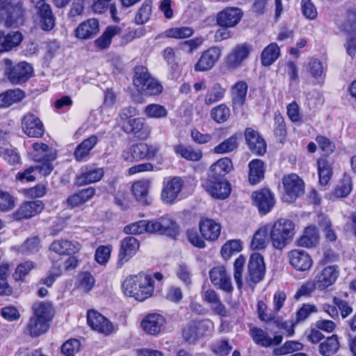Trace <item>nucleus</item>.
Here are the masks:
<instances>
[{"instance_id": "obj_53", "label": "nucleus", "mask_w": 356, "mask_h": 356, "mask_svg": "<svg viewBox=\"0 0 356 356\" xmlns=\"http://www.w3.org/2000/svg\"><path fill=\"white\" fill-rule=\"evenodd\" d=\"M249 334L255 344L260 347H270L271 341L270 336L263 329L252 326L250 328Z\"/></svg>"}, {"instance_id": "obj_60", "label": "nucleus", "mask_w": 356, "mask_h": 356, "mask_svg": "<svg viewBox=\"0 0 356 356\" xmlns=\"http://www.w3.org/2000/svg\"><path fill=\"white\" fill-rule=\"evenodd\" d=\"M112 250L111 244L99 245L95 252V261L101 266H106L110 260Z\"/></svg>"}, {"instance_id": "obj_1", "label": "nucleus", "mask_w": 356, "mask_h": 356, "mask_svg": "<svg viewBox=\"0 0 356 356\" xmlns=\"http://www.w3.org/2000/svg\"><path fill=\"white\" fill-rule=\"evenodd\" d=\"M164 275L161 272L148 273L143 270L129 275L122 282L124 296L138 302H144L154 295L156 284L163 285Z\"/></svg>"}, {"instance_id": "obj_64", "label": "nucleus", "mask_w": 356, "mask_h": 356, "mask_svg": "<svg viewBox=\"0 0 356 356\" xmlns=\"http://www.w3.org/2000/svg\"><path fill=\"white\" fill-rule=\"evenodd\" d=\"M211 350L217 356H227L231 353L232 346L229 343V339L222 338L212 345Z\"/></svg>"}, {"instance_id": "obj_56", "label": "nucleus", "mask_w": 356, "mask_h": 356, "mask_svg": "<svg viewBox=\"0 0 356 356\" xmlns=\"http://www.w3.org/2000/svg\"><path fill=\"white\" fill-rule=\"evenodd\" d=\"M193 33L194 30L193 28L189 26L172 27L164 31V35L165 38L177 40L189 38L193 35Z\"/></svg>"}, {"instance_id": "obj_31", "label": "nucleus", "mask_w": 356, "mask_h": 356, "mask_svg": "<svg viewBox=\"0 0 356 356\" xmlns=\"http://www.w3.org/2000/svg\"><path fill=\"white\" fill-rule=\"evenodd\" d=\"M165 318L157 313L147 314L142 320L140 326L148 334L156 336L164 328Z\"/></svg>"}, {"instance_id": "obj_49", "label": "nucleus", "mask_w": 356, "mask_h": 356, "mask_svg": "<svg viewBox=\"0 0 356 356\" xmlns=\"http://www.w3.org/2000/svg\"><path fill=\"white\" fill-rule=\"evenodd\" d=\"M26 97L25 92L19 88L9 89L0 94V107H9L20 102Z\"/></svg>"}, {"instance_id": "obj_38", "label": "nucleus", "mask_w": 356, "mask_h": 356, "mask_svg": "<svg viewBox=\"0 0 356 356\" xmlns=\"http://www.w3.org/2000/svg\"><path fill=\"white\" fill-rule=\"evenodd\" d=\"M97 143L98 138L96 135H91L84 139L74 149L73 154L74 159L78 162L87 161L90 157L91 150Z\"/></svg>"}, {"instance_id": "obj_17", "label": "nucleus", "mask_w": 356, "mask_h": 356, "mask_svg": "<svg viewBox=\"0 0 356 356\" xmlns=\"http://www.w3.org/2000/svg\"><path fill=\"white\" fill-rule=\"evenodd\" d=\"M86 320L90 329L97 333L108 336L115 332L113 323L96 309L87 311Z\"/></svg>"}, {"instance_id": "obj_43", "label": "nucleus", "mask_w": 356, "mask_h": 356, "mask_svg": "<svg viewBox=\"0 0 356 356\" xmlns=\"http://www.w3.org/2000/svg\"><path fill=\"white\" fill-rule=\"evenodd\" d=\"M203 300L211 305L212 311L221 317L227 316V311L219 295L211 289H207L202 296Z\"/></svg>"}, {"instance_id": "obj_16", "label": "nucleus", "mask_w": 356, "mask_h": 356, "mask_svg": "<svg viewBox=\"0 0 356 356\" xmlns=\"http://www.w3.org/2000/svg\"><path fill=\"white\" fill-rule=\"evenodd\" d=\"M44 209V204L42 200H26L22 202L18 208L12 213L10 218L13 221L22 222L31 219Z\"/></svg>"}, {"instance_id": "obj_15", "label": "nucleus", "mask_w": 356, "mask_h": 356, "mask_svg": "<svg viewBox=\"0 0 356 356\" xmlns=\"http://www.w3.org/2000/svg\"><path fill=\"white\" fill-rule=\"evenodd\" d=\"M140 245L139 240L133 236L123 238L120 242L116 268L120 269L128 263L138 252Z\"/></svg>"}, {"instance_id": "obj_4", "label": "nucleus", "mask_w": 356, "mask_h": 356, "mask_svg": "<svg viewBox=\"0 0 356 356\" xmlns=\"http://www.w3.org/2000/svg\"><path fill=\"white\" fill-rule=\"evenodd\" d=\"M123 232L128 235H140L145 233L158 234L175 238L179 234V227L175 220L168 216L156 220H140L126 225Z\"/></svg>"}, {"instance_id": "obj_29", "label": "nucleus", "mask_w": 356, "mask_h": 356, "mask_svg": "<svg viewBox=\"0 0 356 356\" xmlns=\"http://www.w3.org/2000/svg\"><path fill=\"white\" fill-rule=\"evenodd\" d=\"M317 173L318 184L325 187L327 186L334 174V161L331 160L327 155H321L316 160Z\"/></svg>"}, {"instance_id": "obj_39", "label": "nucleus", "mask_w": 356, "mask_h": 356, "mask_svg": "<svg viewBox=\"0 0 356 356\" xmlns=\"http://www.w3.org/2000/svg\"><path fill=\"white\" fill-rule=\"evenodd\" d=\"M96 190L94 187L89 186L78 191L68 196L66 204L70 209L79 207L90 200L95 195Z\"/></svg>"}, {"instance_id": "obj_2", "label": "nucleus", "mask_w": 356, "mask_h": 356, "mask_svg": "<svg viewBox=\"0 0 356 356\" xmlns=\"http://www.w3.org/2000/svg\"><path fill=\"white\" fill-rule=\"evenodd\" d=\"M233 168L232 160L229 157L219 159L210 166L202 186L213 198L225 200L230 195L232 186L226 175Z\"/></svg>"}, {"instance_id": "obj_11", "label": "nucleus", "mask_w": 356, "mask_h": 356, "mask_svg": "<svg viewBox=\"0 0 356 356\" xmlns=\"http://www.w3.org/2000/svg\"><path fill=\"white\" fill-rule=\"evenodd\" d=\"M282 186V200L291 204L302 196L305 191L304 180L296 173L284 175L281 179Z\"/></svg>"}, {"instance_id": "obj_19", "label": "nucleus", "mask_w": 356, "mask_h": 356, "mask_svg": "<svg viewBox=\"0 0 356 356\" xmlns=\"http://www.w3.org/2000/svg\"><path fill=\"white\" fill-rule=\"evenodd\" d=\"M222 50V47L212 46L203 51L194 65V71L196 72H205L211 70L220 58Z\"/></svg>"}, {"instance_id": "obj_46", "label": "nucleus", "mask_w": 356, "mask_h": 356, "mask_svg": "<svg viewBox=\"0 0 356 356\" xmlns=\"http://www.w3.org/2000/svg\"><path fill=\"white\" fill-rule=\"evenodd\" d=\"M121 29L117 25L108 26L102 34L95 40V45L99 49H108L113 38L120 33Z\"/></svg>"}, {"instance_id": "obj_48", "label": "nucleus", "mask_w": 356, "mask_h": 356, "mask_svg": "<svg viewBox=\"0 0 356 356\" xmlns=\"http://www.w3.org/2000/svg\"><path fill=\"white\" fill-rule=\"evenodd\" d=\"M339 29L346 34L356 36V7L346 8L345 19L339 25Z\"/></svg>"}, {"instance_id": "obj_14", "label": "nucleus", "mask_w": 356, "mask_h": 356, "mask_svg": "<svg viewBox=\"0 0 356 356\" xmlns=\"http://www.w3.org/2000/svg\"><path fill=\"white\" fill-rule=\"evenodd\" d=\"M185 181L183 177L170 176L165 177L161 192V199L163 203L174 204L181 199L180 195L184 188Z\"/></svg>"}, {"instance_id": "obj_18", "label": "nucleus", "mask_w": 356, "mask_h": 356, "mask_svg": "<svg viewBox=\"0 0 356 356\" xmlns=\"http://www.w3.org/2000/svg\"><path fill=\"white\" fill-rule=\"evenodd\" d=\"M245 145L249 151L254 155L262 156L267 152V143L258 130L248 127L243 131Z\"/></svg>"}, {"instance_id": "obj_36", "label": "nucleus", "mask_w": 356, "mask_h": 356, "mask_svg": "<svg viewBox=\"0 0 356 356\" xmlns=\"http://www.w3.org/2000/svg\"><path fill=\"white\" fill-rule=\"evenodd\" d=\"M248 83L243 81H236L231 88V102L233 110L242 108L246 102Z\"/></svg>"}, {"instance_id": "obj_62", "label": "nucleus", "mask_w": 356, "mask_h": 356, "mask_svg": "<svg viewBox=\"0 0 356 356\" xmlns=\"http://www.w3.org/2000/svg\"><path fill=\"white\" fill-rule=\"evenodd\" d=\"M16 204V198L9 192L0 188V212L12 211Z\"/></svg>"}, {"instance_id": "obj_41", "label": "nucleus", "mask_w": 356, "mask_h": 356, "mask_svg": "<svg viewBox=\"0 0 356 356\" xmlns=\"http://www.w3.org/2000/svg\"><path fill=\"white\" fill-rule=\"evenodd\" d=\"M242 134L240 132H235L229 138L225 139L216 146L213 151L216 154H225L236 152L240 145V140Z\"/></svg>"}, {"instance_id": "obj_40", "label": "nucleus", "mask_w": 356, "mask_h": 356, "mask_svg": "<svg viewBox=\"0 0 356 356\" xmlns=\"http://www.w3.org/2000/svg\"><path fill=\"white\" fill-rule=\"evenodd\" d=\"M36 13L39 17L41 29L45 31H49L55 26V17L51 8L47 3H42L35 7Z\"/></svg>"}, {"instance_id": "obj_47", "label": "nucleus", "mask_w": 356, "mask_h": 356, "mask_svg": "<svg viewBox=\"0 0 356 356\" xmlns=\"http://www.w3.org/2000/svg\"><path fill=\"white\" fill-rule=\"evenodd\" d=\"M280 48L276 42L267 45L261 53L260 61L262 66L268 67L273 65L280 56Z\"/></svg>"}, {"instance_id": "obj_26", "label": "nucleus", "mask_w": 356, "mask_h": 356, "mask_svg": "<svg viewBox=\"0 0 356 356\" xmlns=\"http://www.w3.org/2000/svg\"><path fill=\"white\" fill-rule=\"evenodd\" d=\"M250 51V45L246 43L237 44L225 58L226 68L233 70L240 67L242 63L249 56Z\"/></svg>"}, {"instance_id": "obj_3", "label": "nucleus", "mask_w": 356, "mask_h": 356, "mask_svg": "<svg viewBox=\"0 0 356 356\" xmlns=\"http://www.w3.org/2000/svg\"><path fill=\"white\" fill-rule=\"evenodd\" d=\"M31 312L23 332L31 338H38L45 334L50 329L55 310L51 302L38 301L31 305Z\"/></svg>"}, {"instance_id": "obj_57", "label": "nucleus", "mask_w": 356, "mask_h": 356, "mask_svg": "<svg viewBox=\"0 0 356 356\" xmlns=\"http://www.w3.org/2000/svg\"><path fill=\"white\" fill-rule=\"evenodd\" d=\"M230 109L229 106L224 103L214 106L210 111L211 119L218 124L227 122L230 118Z\"/></svg>"}, {"instance_id": "obj_10", "label": "nucleus", "mask_w": 356, "mask_h": 356, "mask_svg": "<svg viewBox=\"0 0 356 356\" xmlns=\"http://www.w3.org/2000/svg\"><path fill=\"white\" fill-rule=\"evenodd\" d=\"M341 338L337 334L325 337L319 330L313 328L307 335V340L313 344L318 343V350L321 356H334L341 347Z\"/></svg>"}, {"instance_id": "obj_21", "label": "nucleus", "mask_w": 356, "mask_h": 356, "mask_svg": "<svg viewBox=\"0 0 356 356\" xmlns=\"http://www.w3.org/2000/svg\"><path fill=\"white\" fill-rule=\"evenodd\" d=\"M253 204L262 215L268 213L275 204L273 193L268 188H261L252 192L251 195Z\"/></svg>"}, {"instance_id": "obj_54", "label": "nucleus", "mask_w": 356, "mask_h": 356, "mask_svg": "<svg viewBox=\"0 0 356 356\" xmlns=\"http://www.w3.org/2000/svg\"><path fill=\"white\" fill-rule=\"evenodd\" d=\"M152 0H145L136 13L134 22L138 25H143L149 21L152 14Z\"/></svg>"}, {"instance_id": "obj_27", "label": "nucleus", "mask_w": 356, "mask_h": 356, "mask_svg": "<svg viewBox=\"0 0 356 356\" xmlns=\"http://www.w3.org/2000/svg\"><path fill=\"white\" fill-rule=\"evenodd\" d=\"M289 264L298 271H307L313 265L311 255L306 251L300 249H293L287 254Z\"/></svg>"}, {"instance_id": "obj_6", "label": "nucleus", "mask_w": 356, "mask_h": 356, "mask_svg": "<svg viewBox=\"0 0 356 356\" xmlns=\"http://www.w3.org/2000/svg\"><path fill=\"white\" fill-rule=\"evenodd\" d=\"M199 231L188 229L186 231L188 241L195 247L202 249L206 247L205 241H216L220 235L222 226L215 220L209 218H202L198 224Z\"/></svg>"}, {"instance_id": "obj_33", "label": "nucleus", "mask_w": 356, "mask_h": 356, "mask_svg": "<svg viewBox=\"0 0 356 356\" xmlns=\"http://www.w3.org/2000/svg\"><path fill=\"white\" fill-rule=\"evenodd\" d=\"M24 36L19 31L0 30V54L12 51L22 42Z\"/></svg>"}, {"instance_id": "obj_12", "label": "nucleus", "mask_w": 356, "mask_h": 356, "mask_svg": "<svg viewBox=\"0 0 356 356\" xmlns=\"http://www.w3.org/2000/svg\"><path fill=\"white\" fill-rule=\"evenodd\" d=\"M160 151L157 145L147 143H134L122 152V158L127 162L139 161L141 160H153Z\"/></svg>"}, {"instance_id": "obj_37", "label": "nucleus", "mask_w": 356, "mask_h": 356, "mask_svg": "<svg viewBox=\"0 0 356 356\" xmlns=\"http://www.w3.org/2000/svg\"><path fill=\"white\" fill-rule=\"evenodd\" d=\"M177 156L188 161L199 162L203 157L202 151L191 145L179 143L173 146Z\"/></svg>"}, {"instance_id": "obj_63", "label": "nucleus", "mask_w": 356, "mask_h": 356, "mask_svg": "<svg viewBox=\"0 0 356 356\" xmlns=\"http://www.w3.org/2000/svg\"><path fill=\"white\" fill-rule=\"evenodd\" d=\"M315 140L319 149L323 152L322 155H327L329 157V155L332 154L336 149L335 143L325 136L317 135Z\"/></svg>"}, {"instance_id": "obj_9", "label": "nucleus", "mask_w": 356, "mask_h": 356, "mask_svg": "<svg viewBox=\"0 0 356 356\" xmlns=\"http://www.w3.org/2000/svg\"><path fill=\"white\" fill-rule=\"evenodd\" d=\"M12 0H3L0 8V22L8 28L23 25L26 19V10L22 2L12 3Z\"/></svg>"}, {"instance_id": "obj_32", "label": "nucleus", "mask_w": 356, "mask_h": 356, "mask_svg": "<svg viewBox=\"0 0 356 356\" xmlns=\"http://www.w3.org/2000/svg\"><path fill=\"white\" fill-rule=\"evenodd\" d=\"M104 175L103 168L86 165L81 167L80 173L76 176V181L79 186L87 185L100 181Z\"/></svg>"}, {"instance_id": "obj_5", "label": "nucleus", "mask_w": 356, "mask_h": 356, "mask_svg": "<svg viewBox=\"0 0 356 356\" xmlns=\"http://www.w3.org/2000/svg\"><path fill=\"white\" fill-rule=\"evenodd\" d=\"M138 114L134 106L120 109L118 113V124L120 129L127 135H131L138 140H146L150 137L152 129L145 118L135 117Z\"/></svg>"}, {"instance_id": "obj_25", "label": "nucleus", "mask_w": 356, "mask_h": 356, "mask_svg": "<svg viewBox=\"0 0 356 356\" xmlns=\"http://www.w3.org/2000/svg\"><path fill=\"white\" fill-rule=\"evenodd\" d=\"M339 275L337 266H327L314 277V286L319 291H324L333 285Z\"/></svg>"}, {"instance_id": "obj_24", "label": "nucleus", "mask_w": 356, "mask_h": 356, "mask_svg": "<svg viewBox=\"0 0 356 356\" xmlns=\"http://www.w3.org/2000/svg\"><path fill=\"white\" fill-rule=\"evenodd\" d=\"M243 10L238 7L227 6L219 11L216 17V24L220 27H234L241 20Z\"/></svg>"}, {"instance_id": "obj_58", "label": "nucleus", "mask_w": 356, "mask_h": 356, "mask_svg": "<svg viewBox=\"0 0 356 356\" xmlns=\"http://www.w3.org/2000/svg\"><path fill=\"white\" fill-rule=\"evenodd\" d=\"M242 243L238 239L227 241L221 248L220 254L225 260H229L234 254L242 250Z\"/></svg>"}, {"instance_id": "obj_61", "label": "nucleus", "mask_w": 356, "mask_h": 356, "mask_svg": "<svg viewBox=\"0 0 356 356\" xmlns=\"http://www.w3.org/2000/svg\"><path fill=\"white\" fill-rule=\"evenodd\" d=\"M303 344L298 341H286L281 346L273 350L276 356L284 355L302 350Z\"/></svg>"}, {"instance_id": "obj_45", "label": "nucleus", "mask_w": 356, "mask_h": 356, "mask_svg": "<svg viewBox=\"0 0 356 356\" xmlns=\"http://www.w3.org/2000/svg\"><path fill=\"white\" fill-rule=\"evenodd\" d=\"M353 181L351 176L344 172L332 191V195L337 198L348 197L353 191Z\"/></svg>"}, {"instance_id": "obj_20", "label": "nucleus", "mask_w": 356, "mask_h": 356, "mask_svg": "<svg viewBox=\"0 0 356 356\" xmlns=\"http://www.w3.org/2000/svg\"><path fill=\"white\" fill-rule=\"evenodd\" d=\"M266 273V265L264 257L259 252L250 254L248 265V282L249 285H255L260 282Z\"/></svg>"}, {"instance_id": "obj_51", "label": "nucleus", "mask_w": 356, "mask_h": 356, "mask_svg": "<svg viewBox=\"0 0 356 356\" xmlns=\"http://www.w3.org/2000/svg\"><path fill=\"white\" fill-rule=\"evenodd\" d=\"M37 268V264L31 260H26L18 264L12 276L13 280L17 282H25L26 277Z\"/></svg>"}, {"instance_id": "obj_7", "label": "nucleus", "mask_w": 356, "mask_h": 356, "mask_svg": "<svg viewBox=\"0 0 356 356\" xmlns=\"http://www.w3.org/2000/svg\"><path fill=\"white\" fill-rule=\"evenodd\" d=\"M268 230L272 246L282 250L293 240L296 225L291 220L281 218L275 220Z\"/></svg>"}, {"instance_id": "obj_23", "label": "nucleus", "mask_w": 356, "mask_h": 356, "mask_svg": "<svg viewBox=\"0 0 356 356\" xmlns=\"http://www.w3.org/2000/svg\"><path fill=\"white\" fill-rule=\"evenodd\" d=\"M209 278L213 285L227 293H232L234 288L231 277L224 266H213L209 270Z\"/></svg>"}, {"instance_id": "obj_50", "label": "nucleus", "mask_w": 356, "mask_h": 356, "mask_svg": "<svg viewBox=\"0 0 356 356\" xmlns=\"http://www.w3.org/2000/svg\"><path fill=\"white\" fill-rule=\"evenodd\" d=\"M225 93V88L219 82H216L207 90L204 97V102L207 106L212 105L223 99Z\"/></svg>"}, {"instance_id": "obj_22", "label": "nucleus", "mask_w": 356, "mask_h": 356, "mask_svg": "<svg viewBox=\"0 0 356 356\" xmlns=\"http://www.w3.org/2000/svg\"><path fill=\"white\" fill-rule=\"evenodd\" d=\"M23 132L30 138H40L44 134V127L40 118L32 113H26L22 118Z\"/></svg>"}, {"instance_id": "obj_8", "label": "nucleus", "mask_w": 356, "mask_h": 356, "mask_svg": "<svg viewBox=\"0 0 356 356\" xmlns=\"http://www.w3.org/2000/svg\"><path fill=\"white\" fill-rule=\"evenodd\" d=\"M133 84L145 95L156 96L163 91V86L153 78L144 65H136L134 68Z\"/></svg>"}, {"instance_id": "obj_30", "label": "nucleus", "mask_w": 356, "mask_h": 356, "mask_svg": "<svg viewBox=\"0 0 356 356\" xmlns=\"http://www.w3.org/2000/svg\"><path fill=\"white\" fill-rule=\"evenodd\" d=\"M205 321H191L181 329L184 341L195 343L205 334Z\"/></svg>"}, {"instance_id": "obj_34", "label": "nucleus", "mask_w": 356, "mask_h": 356, "mask_svg": "<svg viewBox=\"0 0 356 356\" xmlns=\"http://www.w3.org/2000/svg\"><path fill=\"white\" fill-rule=\"evenodd\" d=\"M151 181L149 179H140L133 183L131 193L135 200L143 206H149L152 203L149 196Z\"/></svg>"}, {"instance_id": "obj_55", "label": "nucleus", "mask_w": 356, "mask_h": 356, "mask_svg": "<svg viewBox=\"0 0 356 356\" xmlns=\"http://www.w3.org/2000/svg\"><path fill=\"white\" fill-rule=\"evenodd\" d=\"M268 234L269 230L267 226L259 228L252 238L250 248L254 250L264 249Z\"/></svg>"}, {"instance_id": "obj_28", "label": "nucleus", "mask_w": 356, "mask_h": 356, "mask_svg": "<svg viewBox=\"0 0 356 356\" xmlns=\"http://www.w3.org/2000/svg\"><path fill=\"white\" fill-rule=\"evenodd\" d=\"M100 30L99 20L89 18L81 22L74 30V36L81 40H90L96 37Z\"/></svg>"}, {"instance_id": "obj_35", "label": "nucleus", "mask_w": 356, "mask_h": 356, "mask_svg": "<svg viewBox=\"0 0 356 356\" xmlns=\"http://www.w3.org/2000/svg\"><path fill=\"white\" fill-rule=\"evenodd\" d=\"M320 241L318 228L314 225L305 227L302 234L296 239V244L298 247L311 249L317 246Z\"/></svg>"}, {"instance_id": "obj_52", "label": "nucleus", "mask_w": 356, "mask_h": 356, "mask_svg": "<svg viewBox=\"0 0 356 356\" xmlns=\"http://www.w3.org/2000/svg\"><path fill=\"white\" fill-rule=\"evenodd\" d=\"M273 134L280 142L285 141L287 136V128L284 118L280 111H277L273 116Z\"/></svg>"}, {"instance_id": "obj_42", "label": "nucleus", "mask_w": 356, "mask_h": 356, "mask_svg": "<svg viewBox=\"0 0 356 356\" xmlns=\"http://www.w3.org/2000/svg\"><path fill=\"white\" fill-rule=\"evenodd\" d=\"M266 165L259 159H254L248 163V181L250 185L259 184L265 177Z\"/></svg>"}, {"instance_id": "obj_13", "label": "nucleus", "mask_w": 356, "mask_h": 356, "mask_svg": "<svg viewBox=\"0 0 356 356\" xmlns=\"http://www.w3.org/2000/svg\"><path fill=\"white\" fill-rule=\"evenodd\" d=\"M5 74L13 85H22L26 83L33 74L32 65L26 61L13 63L7 58L4 61Z\"/></svg>"}, {"instance_id": "obj_44", "label": "nucleus", "mask_w": 356, "mask_h": 356, "mask_svg": "<svg viewBox=\"0 0 356 356\" xmlns=\"http://www.w3.org/2000/svg\"><path fill=\"white\" fill-rule=\"evenodd\" d=\"M79 244L74 243L72 241L60 239L54 241L51 245L50 250L60 255H73L79 251Z\"/></svg>"}, {"instance_id": "obj_59", "label": "nucleus", "mask_w": 356, "mask_h": 356, "mask_svg": "<svg viewBox=\"0 0 356 356\" xmlns=\"http://www.w3.org/2000/svg\"><path fill=\"white\" fill-rule=\"evenodd\" d=\"M144 114L147 118L161 119L168 115V110L163 105L159 104H147L143 111Z\"/></svg>"}]
</instances>
